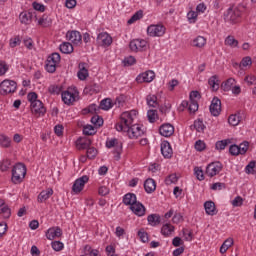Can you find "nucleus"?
<instances>
[{
	"mask_svg": "<svg viewBox=\"0 0 256 256\" xmlns=\"http://www.w3.org/2000/svg\"><path fill=\"white\" fill-rule=\"evenodd\" d=\"M138 114L139 112H137V110L123 112L115 124L116 131H119L120 133H125L131 126L134 125L135 118Z\"/></svg>",
	"mask_w": 256,
	"mask_h": 256,
	"instance_id": "nucleus-1",
	"label": "nucleus"
},
{
	"mask_svg": "<svg viewBox=\"0 0 256 256\" xmlns=\"http://www.w3.org/2000/svg\"><path fill=\"white\" fill-rule=\"evenodd\" d=\"M25 175H27V166L23 163H17L12 169V183H14V185L23 183Z\"/></svg>",
	"mask_w": 256,
	"mask_h": 256,
	"instance_id": "nucleus-2",
	"label": "nucleus"
},
{
	"mask_svg": "<svg viewBox=\"0 0 256 256\" xmlns=\"http://www.w3.org/2000/svg\"><path fill=\"white\" fill-rule=\"evenodd\" d=\"M61 63V55L57 52L52 53L48 56L45 64V69L47 73H55L57 71V67Z\"/></svg>",
	"mask_w": 256,
	"mask_h": 256,
	"instance_id": "nucleus-3",
	"label": "nucleus"
},
{
	"mask_svg": "<svg viewBox=\"0 0 256 256\" xmlns=\"http://www.w3.org/2000/svg\"><path fill=\"white\" fill-rule=\"evenodd\" d=\"M17 91V82L15 80L5 79L0 83V95H13Z\"/></svg>",
	"mask_w": 256,
	"mask_h": 256,
	"instance_id": "nucleus-4",
	"label": "nucleus"
},
{
	"mask_svg": "<svg viewBox=\"0 0 256 256\" xmlns=\"http://www.w3.org/2000/svg\"><path fill=\"white\" fill-rule=\"evenodd\" d=\"M125 133L128 139L135 141L139 139V137H143V135H145V129H143V125L141 124H133Z\"/></svg>",
	"mask_w": 256,
	"mask_h": 256,
	"instance_id": "nucleus-5",
	"label": "nucleus"
},
{
	"mask_svg": "<svg viewBox=\"0 0 256 256\" xmlns=\"http://www.w3.org/2000/svg\"><path fill=\"white\" fill-rule=\"evenodd\" d=\"M61 96L65 105H73V103L79 101V92L73 88H68L62 92Z\"/></svg>",
	"mask_w": 256,
	"mask_h": 256,
	"instance_id": "nucleus-6",
	"label": "nucleus"
},
{
	"mask_svg": "<svg viewBox=\"0 0 256 256\" xmlns=\"http://www.w3.org/2000/svg\"><path fill=\"white\" fill-rule=\"evenodd\" d=\"M239 19H241V11L237 8L230 7L224 12V21L225 23H239Z\"/></svg>",
	"mask_w": 256,
	"mask_h": 256,
	"instance_id": "nucleus-7",
	"label": "nucleus"
},
{
	"mask_svg": "<svg viewBox=\"0 0 256 256\" xmlns=\"http://www.w3.org/2000/svg\"><path fill=\"white\" fill-rule=\"evenodd\" d=\"M167 28L163 24H152L147 27L148 37H163Z\"/></svg>",
	"mask_w": 256,
	"mask_h": 256,
	"instance_id": "nucleus-8",
	"label": "nucleus"
},
{
	"mask_svg": "<svg viewBox=\"0 0 256 256\" xmlns=\"http://www.w3.org/2000/svg\"><path fill=\"white\" fill-rule=\"evenodd\" d=\"M33 18L37 20V12L34 10H24L19 14V21L22 25H31Z\"/></svg>",
	"mask_w": 256,
	"mask_h": 256,
	"instance_id": "nucleus-9",
	"label": "nucleus"
},
{
	"mask_svg": "<svg viewBox=\"0 0 256 256\" xmlns=\"http://www.w3.org/2000/svg\"><path fill=\"white\" fill-rule=\"evenodd\" d=\"M223 171V164L219 161L211 162L207 165L205 174L207 177H215Z\"/></svg>",
	"mask_w": 256,
	"mask_h": 256,
	"instance_id": "nucleus-10",
	"label": "nucleus"
},
{
	"mask_svg": "<svg viewBox=\"0 0 256 256\" xmlns=\"http://www.w3.org/2000/svg\"><path fill=\"white\" fill-rule=\"evenodd\" d=\"M129 48L134 51V53L147 51V42L145 39H134L130 41Z\"/></svg>",
	"mask_w": 256,
	"mask_h": 256,
	"instance_id": "nucleus-11",
	"label": "nucleus"
},
{
	"mask_svg": "<svg viewBox=\"0 0 256 256\" xmlns=\"http://www.w3.org/2000/svg\"><path fill=\"white\" fill-rule=\"evenodd\" d=\"M30 109L34 117H43L47 113V108H45L41 100L30 105Z\"/></svg>",
	"mask_w": 256,
	"mask_h": 256,
	"instance_id": "nucleus-12",
	"label": "nucleus"
},
{
	"mask_svg": "<svg viewBox=\"0 0 256 256\" xmlns=\"http://www.w3.org/2000/svg\"><path fill=\"white\" fill-rule=\"evenodd\" d=\"M86 183H89V176H87V175H84V176L76 179L72 186L73 193H75L76 195H78V193H81L83 191V189L85 188Z\"/></svg>",
	"mask_w": 256,
	"mask_h": 256,
	"instance_id": "nucleus-13",
	"label": "nucleus"
},
{
	"mask_svg": "<svg viewBox=\"0 0 256 256\" xmlns=\"http://www.w3.org/2000/svg\"><path fill=\"white\" fill-rule=\"evenodd\" d=\"M66 39L73 43V45H81L83 36H81V32L72 30L66 33Z\"/></svg>",
	"mask_w": 256,
	"mask_h": 256,
	"instance_id": "nucleus-14",
	"label": "nucleus"
},
{
	"mask_svg": "<svg viewBox=\"0 0 256 256\" xmlns=\"http://www.w3.org/2000/svg\"><path fill=\"white\" fill-rule=\"evenodd\" d=\"M107 149H115L118 155H121V151H123V143L119 141L117 138H111L106 140Z\"/></svg>",
	"mask_w": 256,
	"mask_h": 256,
	"instance_id": "nucleus-15",
	"label": "nucleus"
},
{
	"mask_svg": "<svg viewBox=\"0 0 256 256\" xmlns=\"http://www.w3.org/2000/svg\"><path fill=\"white\" fill-rule=\"evenodd\" d=\"M63 236V230L59 226L51 227L46 231V238L49 241H53L54 239H59V237Z\"/></svg>",
	"mask_w": 256,
	"mask_h": 256,
	"instance_id": "nucleus-16",
	"label": "nucleus"
},
{
	"mask_svg": "<svg viewBox=\"0 0 256 256\" xmlns=\"http://www.w3.org/2000/svg\"><path fill=\"white\" fill-rule=\"evenodd\" d=\"M129 209L134 215H136V217H145L147 213V208H145V205L139 201H137L133 206L129 207Z\"/></svg>",
	"mask_w": 256,
	"mask_h": 256,
	"instance_id": "nucleus-17",
	"label": "nucleus"
},
{
	"mask_svg": "<svg viewBox=\"0 0 256 256\" xmlns=\"http://www.w3.org/2000/svg\"><path fill=\"white\" fill-rule=\"evenodd\" d=\"M97 42L101 47H109L113 43V38L107 32H101L97 36Z\"/></svg>",
	"mask_w": 256,
	"mask_h": 256,
	"instance_id": "nucleus-18",
	"label": "nucleus"
},
{
	"mask_svg": "<svg viewBox=\"0 0 256 256\" xmlns=\"http://www.w3.org/2000/svg\"><path fill=\"white\" fill-rule=\"evenodd\" d=\"M153 79H155V72L152 70L143 72L136 77L137 83H151Z\"/></svg>",
	"mask_w": 256,
	"mask_h": 256,
	"instance_id": "nucleus-19",
	"label": "nucleus"
},
{
	"mask_svg": "<svg viewBox=\"0 0 256 256\" xmlns=\"http://www.w3.org/2000/svg\"><path fill=\"white\" fill-rule=\"evenodd\" d=\"M209 109L213 117H219V115H221V100L217 97H214L211 101Z\"/></svg>",
	"mask_w": 256,
	"mask_h": 256,
	"instance_id": "nucleus-20",
	"label": "nucleus"
},
{
	"mask_svg": "<svg viewBox=\"0 0 256 256\" xmlns=\"http://www.w3.org/2000/svg\"><path fill=\"white\" fill-rule=\"evenodd\" d=\"M78 69H79L77 73L78 79H80V81H85V79L89 77V64L85 62H80L78 64Z\"/></svg>",
	"mask_w": 256,
	"mask_h": 256,
	"instance_id": "nucleus-21",
	"label": "nucleus"
},
{
	"mask_svg": "<svg viewBox=\"0 0 256 256\" xmlns=\"http://www.w3.org/2000/svg\"><path fill=\"white\" fill-rule=\"evenodd\" d=\"M159 133L162 137H171L175 133V127L170 123L162 124Z\"/></svg>",
	"mask_w": 256,
	"mask_h": 256,
	"instance_id": "nucleus-22",
	"label": "nucleus"
},
{
	"mask_svg": "<svg viewBox=\"0 0 256 256\" xmlns=\"http://www.w3.org/2000/svg\"><path fill=\"white\" fill-rule=\"evenodd\" d=\"M93 141L90 138L87 137H79L76 140V147L79 149V151H83L85 149H89L91 147V144Z\"/></svg>",
	"mask_w": 256,
	"mask_h": 256,
	"instance_id": "nucleus-23",
	"label": "nucleus"
},
{
	"mask_svg": "<svg viewBox=\"0 0 256 256\" xmlns=\"http://www.w3.org/2000/svg\"><path fill=\"white\" fill-rule=\"evenodd\" d=\"M161 153L165 159H171L173 157V148L171 144L167 141L161 143Z\"/></svg>",
	"mask_w": 256,
	"mask_h": 256,
	"instance_id": "nucleus-24",
	"label": "nucleus"
},
{
	"mask_svg": "<svg viewBox=\"0 0 256 256\" xmlns=\"http://www.w3.org/2000/svg\"><path fill=\"white\" fill-rule=\"evenodd\" d=\"M38 27H43L44 29L47 27H51L53 25V20L49 16V14H43L37 21Z\"/></svg>",
	"mask_w": 256,
	"mask_h": 256,
	"instance_id": "nucleus-25",
	"label": "nucleus"
},
{
	"mask_svg": "<svg viewBox=\"0 0 256 256\" xmlns=\"http://www.w3.org/2000/svg\"><path fill=\"white\" fill-rule=\"evenodd\" d=\"M53 193V188L42 190L37 197L38 203H45V201H47V199H49L53 195Z\"/></svg>",
	"mask_w": 256,
	"mask_h": 256,
	"instance_id": "nucleus-26",
	"label": "nucleus"
},
{
	"mask_svg": "<svg viewBox=\"0 0 256 256\" xmlns=\"http://www.w3.org/2000/svg\"><path fill=\"white\" fill-rule=\"evenodd\" d=\"M122 202L128 207H133L137 202V195L134 193H127L123 196Z\"/></svg>",
	"mask_w": 256,
	"mask_h": 256,
	"instance_id": "nucleus-27",
	"label": "nucleus"
},
{
	"mask_svg": "<svg viewBox=\"0 0 256 256\" xmlns=\"http://www.w3.org/2000/svg\"><path fill=\"white\" fill-rule=\"evenodd\" d=\"M190 129L193 131H197V133H204L205 129H207V126H205V123L203 122V119L198 118L194 121L193 125L190 126Z\"/></svg>",
	"mask_w": 256,
	"mask_h": 256,
	"instance_id": "nucleus-28",
	"label": "nucleus"
},
{
	"mask_svg": "<svg viewBox=\"0 0 256 256\" xmlns=\"http://www.w3.org/2000/svg\"><path fill=\"white\" fill-rule=\"evenodd\" d=\"M205 212L207 215L213 217V215H217V207H215V202L206 201L204 203Z\"/></svg>",
	"mask_w": 256,
	"mask_h": 256,
	"instance_id": "nucleus-29",
	"label": "nucleus"
},
{
	"mask_svg": "<svg viewBox=\"0 0 256 256\" xmlns=\"http://www.w3.org/2000/svg\"><path fill=\"white\" fill-rule=\"evenodd\" d=\"M144 189L146 193H153L157 189V182L153 178H148L144 182Z\"/></svg>",
	"mask_w": 256,
	"mask_h": 256,
	"instance_id": "nucleus-30",
	"label": "nucleus"
},
{
	"mask_svg": "<svg viewBox=\"0 0 256 256\" xmlns=\"http://www.w3.org/2000/svg\"><path fill=\"white\" fill-rule=\"evenodd\" d=\"M147 221L151 227H157V225H161V216L159 214H150L147 217Z\"/></svg>",
	"mask_w": 256,
	"mask_h": 256,
	"instance_id": "nucleus-31",
	"label": "nucleus"
},
{
	"mask_svg": "<svg viewBox=\"0 0 256 256\" xmlns=\"http://www.w3.org/2000/svg\"><path fill=\"white\" fill-rule=\"evenodd\" d=\"M207 45V39L203 36H197L192 40V47L203 49Z\"/></svg>",
	"mask_w": 256,
	"mask_h": 256,
	"instance_id": "nucleus-32",
	"label": "nucleus"
},
{
	"mask_svg": "<svg viewBox=\"0 0 256 256\" xmlns=\"http://www.w3.org/2000/svg\"><path fill=\"white\" fill-rule=\"evenodd\" d=\"M59 50L64 55H71V53H73L74 51L73 44H71L70 42H63L62 44H60Z\"/></svg>",
	"mask_w": 256,
	"mask_h": 256,
	"instance_id": "nucleus-33",
	"label": "nucleus"
},
{
	"mask_svg": "<svg viewBox=\"0 0 256 256\" xmlns=\"http://www.w3.org/2000/svg\"><path fill=\"white\" fill-rule=\"evenodd\" d=\"M175 231V226L170 223H166L161 228V235L163 237H171L172 233Z\"/></svg>",
	"mask_w": 256,
	"mask_h": 256,
	"instance_id": "nucleus-34",
	"label": "nucleus"
},
{
	"mask_svg": "<svg viewBox=\"0 0 256 256\" xmlns=\"http://www.w3.org/2000/svg\"><path fill=\"white\" fill-rule=\"evenodd\" d=\"M84 93H86V95H95V93H99V85L96 83L86 85L84 88Z\"/></svg>",
	"mask_w": 256,
	"mask_h": 256,
	"instance_id": "nucleus-35",
	"label": "nucleus"
},
{
	"mask_svg": "<svg viewBox=\"0 0 256 256\" xmlns=\"http://www.w3.org/2000/svg\"><path fill=\"white\" fill-rule=\"evenodd\" d=\"M208 85L212 91L219 90V76L213 75L208 79Z\"/></svg>",
	"mask_w": 256,
	"mask_h": 256,
	"instance_id": "nucleus-36",
	"label": "nucleus"
},
{
	"mask_svg": "<svg viewBox=\"0 0 256 256\" xmlns=\"http://www.w3.org/2000/svg\"><path fill=\"white\" fill-rule=\"evenodd\" d=\"M233 243H234L233 238L226 239L220 247V253H222V255L224 253H227L230 247H233Z\"/></svg>",
	"mask_w": 256,
	"mask_h": 256,
	"instance_id": "nucleus-37",
	"label": "nucleus"
},
{
	"mask_svg": "<svg viewBox=\"0 0 256 256\" xmlns=\"http://www.w3.org/2000/svg\"><path fill=\"white\" fill-rule=\"evenodd\" d=\"M146 102L148 107H159V102H157V97L153 94H149L146 96Z\"/></svg>",
	"mask_w": 256,
	"mask_h": 256,
	"instance_id": "nucleus-38",
	"label": "nucleus"
},
{
	"mask_svg": "<svg viewBox=\"0 0 256 256\" xmlns=\"http://www.w3.org/2000/svg\"><path fill=\"white\" fill-rule=\"evenodd\" d=\"M228 123L232 127H237V125H239V123H241V116H239V114H231L228 117Z\"/></svg>",
	"mask_w": 256,
	"mask_h": 256,
	"instance_id": "nucleus-39",
	"label": "nucleus"
},
{
	"mask_svg": "<svg viewBox=\"0 0 256 256\" xmlns=\"http://www.w3.org/2000/svg\"><path fill=\"white\" fill-rule=\"evenodd\" d=\"M113 107V101L111 98H105L100 102V109H103V111H109V109H112Z\"/></svg>",
	"mask_w": 256,
	"mask_h": 256,
	"instance_id": "nucleus-40",
	"label": "nucleus"
},
{
	"mask_svg": "<svg viewBox=\"0 0 256 256\" xmlns=\"http://www.w3.org/2000/svg\"><path fill=\"white\" fill-rule=\"evenodd\" d=\"M97 133V128H95L93 125H84L83 126V135L86 136H93Z\"/></svg>",
	"mask_w": 256,
	"mask_h": 256,
	"instance_id": "nucleus-41",
	"label": "nucleus"
},
{
	"mask_svg": "<svg viewBox=\"0 0 256 256\" xmlns=\"http://www.w3.org/2000/svg\"><path fill=\"white\" fill-rule=\"evenodd\" d=\"M235 83H237L235 78H228L225 82L222 83V89L224 91H231Z\"/></svg>",
	"mask_w": 256,
	"mask_h": 256,
	"instance_id": "nucleus-42",
	"label": "nucleus"
},
{
	"mask_svg": "<svg viewBox=\"0 0 256 256\" xmlns=\"http://www.w3.org/2000/svg\"><path fill=\"white\" fill-rule=\"evenodd\" d=\"M230 143H231L230 139L217 141L215 144V149H217V151H223L226 149L227 145H229Z\"/></svg>",
	"mask_w": 256,
	"mask_h": 256,
	"instance_id": "nucleus-43",
	"label": "nucleus"
},
{
	"mask_svg": "<svg viewBox=\"0 0 256 256\" xmlns=\"http://www.w3.org/2000/svg\"><path fill=\"white\" fill-rule=\"evenodd\" d=\"M0 145L5 149L11 147V138L5 136V134H0Z\"/></svg>",
	"mask_w": 256,
	"mask_h": 256,
	"instance_id": "nucleus-44",
	"label": "nucleus"
},
{
	"mask_svg": "<svg viewBox=\"0 0 256 256\" xmlns=\"http://www.w3.org/2000/svg\"><path fill=\"white\" fill-rule=\"evenodd\" d=\"M84 253L89 256H99V250L93 249L89 244L84 246Z\"/></svg>",
	"mask_w": 256,
	"mask_h": 256,
	"instance_id": "nucleus-45",
	"label": "nucleus"
},
{
	"mask_svg": "<svg viewBox=\"0 0 256 256\" xmlns=\"http://www.w3.org/2000/svg\"><path fill=\"white\" fill-rule=\"evenodd\" d=\"M0 216L3 217V219H9L11 217V208H9V205H5L0 209Z\"/></svg>",
	"mask_w": 256,
	"mask_h": 256,
	"instance_id": "nucleus-46",
	"label": "nucleus"
},
{
	"mask_svg": "<svg viewBox=\"0 0 256 256\" xmlns=\"http://www.w3.org/2000/svg\"><path fill=\"white\" fill-rule=\"evenodd\" d=\"M143 19V11L139 10L133 14V16L128 20V25H133L136 21Z\"/></svg>",
	"mask_w": 256,
	"mask_h": 256,
	"instance_id": "nucleus-47",
	"label": "nucleus"
},
{
	"mask_svg": "<svg viewBox=\"0 0 256 256\" xmlns=\"http://www.w3.org/2000/svg\"><path fill=\"white\" fill-rule=\"evenodd\" d=\"M224 44L228 45V47H237L239 45V41H237L234 36L230 35L225 39Z\"/></svg>",
	"mask_w": 256,
	"mask_h": 256,
	"instance_id": "nucleus-48",
	"label": "nucleus"
},
{
	"mask_svg": "<svg viewBox=\"0 0 256 256\" xmlns=\"http://www.w3.org/2000/svg\"><path fill=\"white\" fill-rule=\"evenodd\" d=\"M91 123H93V125H95L96 128L103 127V123H104L103 117L99 115H94L91 118Z\"/></svg>",
	"mask_w": 256,
	"mask_h": 256,
	"instance_id": "nucleus-49",
	"label": "nucleus"
},
{
	"mask_svg": "<svg viewBox=\"0 0 256 256\" xmlns=\"http://www.w3.org/2000/svg\"><path fill=\"white\" fill-rule=\"evenodd\" d=\"M251 65H253V60L250 56H246L241 60L239 69H243V67H251Z\"/></svg>",
	"mask_w": 256,
	"mask_h": 256,
	"instance_id": "nucleus-50",
	"label": "nucleus"
},
{
	"mask_svg": "<svg viewBox=\"0 0 256 256\" xmlns=\"http://www.w3.org/2000/svg\"><path fill=\"white\" fill-rule=\"evenodd\" d=\"M21 45V36H14L9 41V46L11 49H15V47H19Z\"/></svg>",
	"mask_w": 256,
	"mask_h": 256,
	"instance_id": "nucleus-51",
	"label": "nucleus"
},
{
	"mask_svg": "<svg viewBox=\"0 0 256 256\" xmlns=\"http://www.w3.org/2000/svg\"><path fill=\"white\" fill-rule=\"evenodd\" d=\"M49 93H51V95H59V93H61V91H63V88L59 85H50L48 88Z\"/></svg>",
	"mask_w": 256,
	"mask_h": 256,
	"instance_id": "nucleus-52",
	"label": "nucleus"
},
{
	"mask_svg": "<svg viewBox=\"0 0 256 256\" xmlns=\"http://www.w3.org/2000/svg\"><path fill=\"white\" fill-rule=\"evenodd\" d=\"M27 100L29 101L30 105L40 101L39 95H37L36 92H29L27 95Z\"/></svg>",
	"mask_w": 256,
	"mask_h": 256,
	"instance_id": "nucleus-53",
	"label": "nucleus"
},
{
	"mask_svg": "<svg viewBox=\"0 0 256 256\" xmlns=\"http://www.w3.org/2000/svg\"><path fill=\"white\" fill-rule=\"evenodd\" d=\"M86 149H87L86 155L88 159H95V157H97V153H98L97 148L89 146Z\"/></svg>",
	"mask_w": 256,
	"mask_h": 256,
	"instance_id": "nucleus-54",
	"label": "nucleus"
},
{
	"mask_svg": "<svg viewBox=\"0 0 256 256\" xmlns=\"http://www.w3.org/2000/svg\"><path fill=\"white\" fill-rule=\"evenodd\" d=\"M51 247L54 251H63V249H65V244H63V242L61 241H53L51 243Z\"/></svg>",
	"mask_w": 256,
	"mask_h": 256,
	"instance_id": "nucleus-55",
	"label": "nucleus"
},
{
	"mask_svg": "<svg viewBox=\"0 0 256 256\" xmlns=\"http://www.w3.org/2000/svg\"><path fill=\"white\" fill-rule=\"evenodd\" d=\"M138 237L142 243H149V234L144 229L138 231Z\"/></svg>",
	"mask_w": 256,
	"mask_h": 256,
	"instance_id": "nucleus-56",
	"label": "nucleus"
},
{
	"mask_svg": "<svg viewBox=\"0 0 256 256\" xmlns=\"http://www.w3.org/2000/svg\"><path fill=\"white\" fill-rule=\"evenodd\" d=\"M179 181V178L177 177V174H170L166 177L165 183L166 185H173Z\"/></svg>",
	"mask_w": 256,
	"mask_h": 256,
	"instance_id": "nucleus-57",
	"label": "nucleus"
},
{
	"mask_svg": "<svg viewBox=\"0 0 256 256\" xmlns=\"http://www.w3.org/2000/svg\"><path fill=\"white\" fill-rule=\"evenodd\" d=\"M188 109L190 113L197 112L199 110V103L197 102V100H190L188 104Z\"/></svg>",
	"mask_w": 256,
	"mask_h": 256,
	"instance_id": "nucleus-58",
	"label": "nucleus"
},
{
	"mask_svg": "<svg viewBox=\"0 0 256 256\" xmlns=\"http://www.w3.org/2000/svg\"><path fill=\"white\" fill-rule=\"evenodd\" d=\"M238 151L240 152V155H245V153L249 151V143L247 141L242 142L238 145Z\"/></svg>",
	"mask_w": 256,
	"mask_h": 256,
	"instance_id": "nucleus-59",
	"label": "nucleus"
},
{
	"mask_svg": "<svg viewBox=\"0 0 256 256\" xmlns=\"http://www.w3.org/2000/svg\"><path fill=\"white\" fill-rule=\"evenodd\" d=\"M125 95H119L118 97H116L114 105H116V107H125Z\"/></svg>",
	"mask_w": 256,
	"mask_h": 256,
	"instance_id": "nucleus-60",
	"label": "nucleus"
},
{
	"mask_svg": "<svg viewBox=\"0 0 256 256\" xmlns=\"http://www.w3.org/2000/svg\"><path fill=\"white\" fill-rule=\"evenodd\" d=\"M147 117L150 123H155L157 121V110H148Z\"/></svg>",
	"mask_w": 256,
	"mask_h": 256,
	"instance_id": "nucleus-61",
	"label": "nucleus"
},
{
	"mask_svg": "<svg viewBox=\"0 0 256 256\" xmlns=\"http://www.w3.org/2000/svg\"><path fill=\"white\" fill-rule=\"evenodd\" d=\"M245 83H247L248 87H251L256 84V76L255 75H246L244 78Z\"/></svg>",
	"mask_w": 256,
	"mask_h": 256,
	"instance_id": "nucleus-62",
	"label": "nucleus"
},
{
	"mask_svg": "<svg viewBox=\"0 0 256 256\" xmlns=\"http://www.w3.org/2000/svg\"><path fill=\"white\" fill-rule=\"evenodd\" d=\"M255 166L256 161H250L248 165L245 167V173H247V175L253 174V172L255 171Z\"/></svg>",
	"mask_w": 256,
	"mask_h": 256,
	"instance_id": "nucleus-63",
	"label": "nucleus"
},
{
	"mask_svg": "<svg viewBox=\"0 0 256 256\" xmlns=\"http://www.w3.org/2000/svg\"><path fill=\"white\" fill-rule=\"evenodd\" d=\"M198 12H195L193 10L189 11L187 13V19L189 21V23H195V21H197V17H198Z\"/></svg>",
	"mask_w": 256,
	"mask_h": 256,
	"instance_id": "nucleus-64",
	"label": "nucleus"
}]
</instances>
